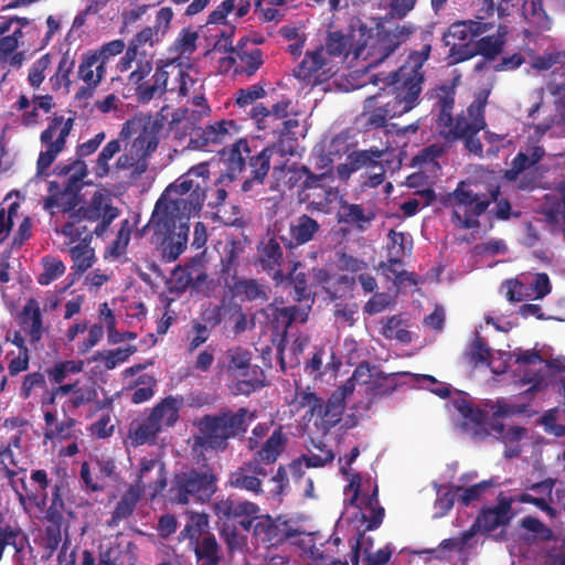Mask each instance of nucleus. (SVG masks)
<instances>
[{"instance_id":"nucleus-64","label":"nucleus","mask_w":565,"mask_h":565,"mask_svg":"<svg viewBox=\"0 0 565 565\" xmlns=\"http://www.w3.org/2000/svg\"><path fill=\"white\" fill-rule=\"evenodd\" d=\"M468 356L470 362L476 365L480 363L490 365L492 359L491 349L481 335H476L475 340L470 344Z\"/></svg>"},{"instance_id":"nucleus-3","label":"nucleus","mask_w":565,"mask_h":565,"mask_svg":"<svg viewBox=\"0 0 565 565\" xmlns=\"http://www.w3.org/2000/svg\"><path fill=\"white\" fill-rule=\"evenodd\" d=\"M185 210V199L164 200L160 198L149 222L142 230L151 228L153 231V241L166 262H175L186 248L190 227L188 222H182V214Z\"/></svg>"},{"instance_id":"nucleus-33","label":"nucleus","mask_w":565,"mask_h":565,"mask_svg":"<svg viewBox=\"0 0 565 565\" xmlns=\"http://www.w3.org/2000/svg\"><path fill=\"white\" fill-rule=\"evenodd\" d=\"M478 115L475 117L473 121L470 122L466 117L458 116L456 119L452 118L451 126H437L441 129V134L445 139L448 141H455L461 139L470 131L479 132L486 127V121L482 115V107H477Z\"/></svg>"},{"instance_id":"nucleus-20","label":"nucleus","mask_w":565,"mask_h":565,"mask_svg":"<svg viewBox=\"0 0 565 565\" xmlns=\"http://www.w3.org/2000/svg\"><path fill=\"white\" fill-rule=\"evenodd\" d=\"M384 150L372 147L366 150H354L349 153L345 163H340L335 171L340 180L347 181L353 172L365 169L366 171L374 168L382 161Z\"/></svg>"},{"instance_id":"nucleus-10","label":"nucleus","mask_w":565,"mask_h":565,"mask_svg":"<svg viewBox=\"0 0 565 565\" xmlns=\"http://www.w3.org/2000/svg\"><path fill=\"white\" fill-rule=\"evenodd\" d=\"M337 73V63L326 56L322 46L307 50L305 57L294 70V76L307 85L317 86Z\"/></svg>"},{"instance_id":"nucleus-47","label":"nucleus","mask_w":565,"mask_h":565,"mask_svg":"<svg viewBox=\"0 0 565 565\" xmlns=\"http://www.w3.org/2000/svg\"><path fill=\"white\" fill-rule=\"evenodd\" d=\"M168 65L169 63L157 65L154 74L151 78L152 84L147 83V85L139 87V102L148 103L153 97H160L166 93L169 79V73L166 71V66Z\"/></svg>"},{"instance_id":"nucleus-11","label":"nucleus","mask_w":565,"mask_h":565,"mask_svg":"<svg viewBox=\"0 0 565 565\" xmlns=\"http://www.w3.org/2000/svg\"><path fill=\"white\" fill-rule=\"evenodd\" d=\"M68 211L70 218H78V221L96 222V226L92 231L93 234L100 237L108 230L111 222L119 215V210L111 204L109 198L96 192L90 202L81 206L78 210Z\"/></svg>"},{"instance_id":"nucleus-50","label":"nucleus","mask_w":565,"mask_h":565,"mask_svg":"<svg viewBox=\"0 0 565 565\" xmlns=\"http://www.w3.org/2000/svg\"><path fill=\"white\" fill-rule=\"evenodd\" d=\"M488 195L490 198L489 200V206L491 203H494V206L491 210H488L489 215L491 218L498 220V221H509L512 217H520V212H513L512 205L510 201L505 198L500 196V186L495 185L487 191Z\"/></svg>"},{"instance_id":"nucleus-26","label":"nucleus","mask_w":565,"mask_h":565,"mask_svg":"<svg viewBox=\"0 0 565 565\" xmlns=\"http://www.w3.org/2000/svg\"><path fill=\"white\" fill-rule=\"evenodd\" d=\"M63 483L58 482L52 487L50 499L47 498L46 493H43L41 497L34 493L28 495L29 500L34 502L36 508L42 510L45 509L44 521L65 520V503L63 500Z\"/></svg>"},{"instance_id":"nucleus-40","label":"nucleus","mask_w":565,"mask_h":565,"mask_svg":"<svg viewBox=\"0 0 565 565\" xmlns=\"http://www.w3.org/2000/svg\"><path fill=\"white\" fill-rule=\"evenodd\" d=\"M345 404L347 402H343L333 393L330 395L327 402L321 398V408L316 409L315 416L321 419L322 428L324 430H330L332 427L340 423L345 409Z\"/></svg>"},{"instance_id":"nucleus-35","label":"nucleus","mask_w":565,"mask_h":565,"mask_svg":"<svg viewBox=\"0 0 565 565\" xmlns=\"http://www.w3.org/2000/svg\"><path fill=\"white\" fill-rule=\"evenodd\" d=\"M245 247L241 241L232 239L226 243L221 255L220 263V278L228 286V278L233 280L237 278V270L239 266V258L244 253Z\"/></svg>"},{"instance_id":"nucleus-8","label":"nucleus","mask_w":565,"mask_h":565,"mask_svg":"<svg viewBox=\"0 0 565 565\" xmlns=\"http://www.w3.org/2000/svg\"><path fill=\"white\" fill-rule=\"evenodd\" d=\"M74 126V118L64 119L63 116H55L50 125L41 132L40 141L45 147L36 161L38 174H43L64 150L66 138Z\"/></svg>"},{"instance_id":"nucleus-59","label":"nucleus","mask_w":565,"mask_h":565,"mask_svg":"<svg viewBox=\"0 0 565 565\" xmlns=\"http://www.w3.org/2000/svg\"><path fill=\"white\" fill-rule=\"evenodd\" d=\"M315 280L322 285L323 289L329 294L332 300L338 299L340 295L337 291H333L331 287L333 285H345L347 287H351L354 282L353 278H350L347 275H340L333 278L329 271L324 268H319L315 270Z\"/></svg>"},{"instance_id":"nucleus-36","label":"nucleus","mask_w":565,"mask_h":565,"mask_svg":"<svg viewBox=\"0 0 565 565\" xmlns=\"http://www.w3.org/2000/svg\"><path fill=\"white\" fill-rule=\"evenodd\" d=\"M167 193H175L179 195H184L190 193L191 200L190 204L194 205V207L201 209L205 199V183L203 180H194L190 179L185 173L178 178L173 183H171L167 189ZM189 202L186 201V205Z\"/></svg>"},{"instance_id":"nucleus-49","label":"nucleus","mask_w":565,"mask_h":565,"mask_svg":"<svg viewBox=\"0 0 565 565\" xmlns=\"http://www.w3.org/2000/svg\"><path fill=\"white\" fill-rule=\"evenodd\" d=\"M522 14L525 21L535 29L548 30L551 20L543 7V0H523Z\"/></svg>"},{"instance_id":"nucleus-17","label":"nucleus","mask_w":565,"mask_h":565,"mask_svg":"<svg viewBox=\"0 0 565 565\" xmlns=\"http://www.w3.org/2000/svg\"><path fill=\"white\" fill-rule=\"evenodd\" d=\"M280 244L279 237L273 232V236L263 238L257 246V264L278 282L282 281L281 267L285 263Z\"/></svg>"},{"instance_id":"nucleus-23","label":"nucleus","mask_w":565,"mask_h":565,"mask_svg":"<svg viewBox=\"0 0 565 565\" xmlns=\"http://www.w3.org/2000/svg\"><path fill=\"white\" fill-rule=\"evenodd\" d=\"M142 486V492L147 488L151 489V497L161 493L167 487L166 469L163 463H158L156 459L142 458L138 478L134 486Z\"/></svg>"},{"instance_id":"nucleus-2","label":"nucleus","mask_w":565,"mask_h":565,"mask_svg":"<svg viewBox=\"0 0 565 565\" xmlns=\"http://www.w3.org/2000/svg\"><path fill=\"white\" fill-rule=\"evenodd\" d=\"M276 145L259 148L255 140L241 138L222 151L225 172L220 175L217 183L233 182L238 177L244 178L242 191L249 192L255 185L264 184L270 169V159Z\"/></svg>"},{"instance_id":"nucleus-53","label":"nucleus","mask_w":565,"mask_h":565,"mask_svg":"<svg viewBox=\"0 0 565 565\" xmlns=\"http://www.w3.org/2000/svg\"><path fill=\"white\" fill-rule=\"evenodd\" d=\"M74 67L75 58L67 51L62 55L55 73L50 77V83L53 90H58L62 87L68 90L71 85L70 75L72 74Z\"/></svg>"},{"instance_id":"nucleus-51","label":"nucleus","mask_w":565,"mask_h":565,"mask_svg":"<svg viewBox=\"0 0 565 565\" xmlns=\"http://www.w3.org/2000/svg\"><path fill=\"white\" fill-rule=\"evenodd\" d=\"M83 360H65L46 369V375L51 385L62 384L72 374H78L84 370Z\"/></svg>"},{"instance_id":"nucleus-32","label":"nucleus","mask_w":565,"mask_h":565,"mask_svg":"<svg viewBox=\"0 0 565 565\" xmlns=\"http://www.w3.org/2000/svg\"><path fill=\"white\" fill-rule=\"evenodd\" d=\"M98 386L95 382L81 385L76 381V388L73 395L65 403L64 407L77 409L82 406L95 403V409L100 411L111 405V399H98Z\"/></svg>"},{"instance_id":"nucleus-54","label":"nucleus","mask_w":565,"mask_h":565,"mask_svg":"<svg viewBox=\"0 0 565 565\" xmlns=\"http://www.w3.org/2000/svg\"><path fill=\"white\" fill-rule=\"evenodd\" d=\"M327 57L334 61L337 57L347 56L351 46L350 38L339 31L330 32L324 44H320Z\"/></svg>"},{"instance_id":"nucleus-29","label":"nucleus","mask_w":565,"mask_h":565,"mask_svg":"<svg viewBox=\"0 0 565 565\" xmlns=\"http://www.w3.org/2000/svg\"><path fill=\"white\" fill-rule=\"evenodd\" d=\"M26 544L28 536L19 523L0 515V561L7 547H12L15 553H22Z\"/></svg>"},{"instance_id":"nucleus-44","label":"nucleus","mask_w":565,"mask_h":565,"mask_svg":"<svg viewBox=\"0 0 565 565\" xmlns=\"http://www.w3.org/2000/svg\"><path fill=\"white\" fill-rule=\"evenodd\" d=\"M106 76V67L89 51L83 56L78 66V77L90 87H97Z\"/></svg>"},{"instance_id":"nucleus-38","label":"nucleus","mask_w":565,"mask_h":565,"mask_svg":"<svg viewBox=\"0 0 565 565\" xmlns=\"http://www.w3.org/2000/svg\"><path fill=\"white\" fill-rule=\"evenodd\" d=\"M142 486H130L121 495L108 522L109 526L118 525L122 520L128 519L135 511L142 494Z\"/></svg>"},{"instance_id":"nucleus-9","label":"nucleus","mask_w":565,"mask_h":565,"mask_svg":"<svg viewBox=\"0 0 565 565\" xmlns=\"http://www.w3.org/2000/svg\"><path fill=\"white\" fill-rule=\"evenodd\" d=\"M158 139L152 131L143 129L134 139L129 149L120 154L116 161L118 170H131L132 178L141 177L148 169L149 157L156 151Z\"/></svg>"},{"instance_id":"nucleus-25","label":"nucleus","mask_w":565,"mask_h":565,"mask_svg":"<svg viewBox=\"0 0 565 565\" xmlns=\"http://www.w3.org/2000/svg\"><path fill=\"white\" fill-rule=\"evenodd\" d=\"M230 127H234L233 120H221L204 128H193L189 146L194 149H204L210 145L223 142L230 135Z\"/></svg>"},{"instance_id":"nucleus-5","label":"nucleus","mask_w":565,"mask_h":565,"mask_svg":"<svg viewBox=\"0 0 565 565\" xmlns=\"http://www.w3.org/2000/svg\"><path fill=\"white\" fill-rule=\"evenodd\" d=\"M430 50V44H425L419 51L412 52L405 64L387 77L393 94L390 102L397 108L394 110L395 114H406L419 104L425 81L423 66L429 57Z\"/></svg>"},{"instance_id":"nucleus-16","label":"nucleus","mask_w":565,"mask_h":565,"mask_svg":"<svg viewBox=\"0 0 565 565\" xmlns=\"http://www.w3.org/2000/svg\"><path fill=\"white\" fill-rule=\"evenodd\" d=\"M18 324L35 349L50 330V326L44 323L40 303L34 298H29L18 313Z\"/></svg>"},{"instance_id":"nucleus-42","label":"nucleus","mask_w":565,"mask_h":565,"mask_svg":"<svg viewBox=\"0 0 565 565\" xmlns=\"http://www.w3.org/2000/svg\"><path fill=\"white\" fill-rule=\"evenodd\" d=\"M456 88L450 84H443L436 89V107L439 110L437 126H451L455 107Z\"/></svg>"},{"instance_id":"nucleus-31","label":"nucleus","mask_w":565,"mask_h":565,"mask_svg":"<svg viewBox=\"0 0 565 565\" xmlns=\"http://www.w3.org/2000/svg\"><path fill=\"white\" fill-rule=\"evenodd\" d=\"M130 121H126L120 130L119 139H113L107 142L102 151L98 153L97 159L92 168L93 173L103 179L109 174V161L121 150V140L130 137L129 130Z\"/></svg>"},{"instance_id":"nucleus-24","label":"nucleus","mask_w":565,"mask_h":565,"mask_svg":"<svg viewBox=\"0 0 565 565\" xmlns=\"http://www.w3.org/2000/svg\"><path fill=\"white\" fill-rule=\"evenodd\" d=\"M494 28L492 22L478 21V20H462L456 21L450 24L447 32L445 33L446 44L450 45L454 42L450 41H459V43H465L468 41H476L477 38L488 33Z\"/></svg>"},{"instance_id":"nucleus-13","label":"nucleus","mask_w":565,"mask_h":565,"mask_svg":"<svg viewBox=\"0 0 565 565\" xmlns=\"http://www.w3.org/2000/svg\"><path fill=\"white\" fill-rule=\"evenodd\" d=\"M213 512L223 522H235L244 531H249L260 512V508L250 501L233 497L221 499L213 504Z\"/></svg>"},{"instance_id":"nucleus-12","label":"nucleus","mask_w":565,"mask_h":565,"mask_svg":"<svg viewBox=\"0 0 565 565\" xmlns=\"http://www.w3.org/2000/svg\"><path fill=\"white\" fill-rule=\"evenodd\" d=\"M320 230V223L308 214H301L291 218L287 228L284 225H274V233L289 252H294L298 247L313 241Z\"/></svg>"},{"instance_id":"nucleus-18","label":"nucleus","mask_w":565,"mask_h":565,"mask_svg":"<svg viewBox=\"0 0 565 565\" xmlns=\"http://www.w3.org/2000/svg\"><path fill=\"white\" fill-rule=\"evenodd\" d=\"M512 498H508L501 492L498 495V503L491 508H484L477 516L476 523L471 526L472 531L478 526L484 533H490L499 526H505L513 518Z\"/></svg>"},{"instance_id":"nucleus-60","label":"nucleus","mask_w":565,"mask_h":565,"mask_svg":"<svg viewBox=\"0 0 565 565\" xmlns=\"http://www.w3.org/2000/svg\"><path fill=\"white\" fill-rule=\"evenodd\" d=\"M366 509L370 510V515L363 513L362 520L366 522L365 531H374L383 522L385 510L380 505L377 499V487H375L373 493L369 497Z\"/></svg>"},{"instance_id":"nucleus-45","label":"nucleus","mask_w":565,"mask_h":565,"mask_svg":"<svg viewBox=\"0 0 565 565\" xmlns=\"http://www.w3.org/2000/svg\"><path fill=\"white\" fill-rule=\"evenodd\" d=\"M193 551L199 565H220L221 547L213 534L203 536L193 545Z\"/></svg>"},{"instance_id":"nucleus-6","label":"nucleus","mask_w":565,"mask_h":565,"mask_svg":"<svg viewBox=\"0 0 565 565\" xmlns=\"http://www.w3.org/2000/svg\"><path fill=\"white\" fill-rule=\"evenodd\" d=\"M218 477L212 467L188 468L173 475L168 489L172 504L207 503L218 490Z\"/></svg>"},{"instance_id":"nucleus-27","label":"nucleus","mask_w":565,"mask_h":565,"mask_svg":"<svg viewBox=\"0 0 565 565\" xmlns=\"http://www.w3.org/2000/svg\"><path fill=\"white\" fill-rule=\"evenodd\" d=\"M310 308V305H307L306 307L289 306L278 308L270 303L266 308L262 309V313L268 319H271V322L276 323L277 329L282 328L284 330H287L296 321L301 323L306 322Z\"/></svg>"},{"instance_id":"nucleus-19","label":"nucleus","mask_w":565,"mask_h":565,"mask_svg":"<svg viewBox=\"0 0 565 565\" xmlns=\"http://www.w3.org/2000/svg\"><path fill=\"white\" fill-rule=\"evenodd\" d=\"M267 475L265 467L249 460L230 473L227 486L233 489L246 490L254 495H260L264 490L259 477H266Z\"/></svg>"},{"instance_id":"nucleus-22","label":"nucleus","mask_w":565,"mask_h":565,"mask_svg":"<svg viewBox=\"0 0 565 565\" xmlns=\"http://www.w3.org/2000/svg\"><path fill=\"white\" fill-rule=\"evenodd\" d=\"M291 104L292 103L289 98H282L273 105L270 109L258 104L253 106L248 114L257 125L258 129H271L276 128L281 120L289 117Z\"/></svg>"},{"instance_id":"nucleus-4","label":"nucleus","mask_w":565,"mask_h":565,"mask_svg":"<svg viewBox=\"0 0 565 565\" xmlns=\"http://www.w3.org/2000/svg\"><path fill=\"white\" fill-rule=\"evenodd\" d=\"M255 418L256 414L246 407L237 411L223 407L215 414H206L198 422L200 436L194 438V445L223 452L228 448L230 439L245 436Z\"/></svg>"},{"instance_id":"nucleus-57","label":"nucleus","mask_w":565,"mask_h":565,"mask_svg":"<svg viewBox=\"0 0 565 565\" xmlns=\"http://www.w3.org/2000/svg\"><path fill=\"white\" fill-rule=\"evenodd\" d=\"M65 520L45 521L43 547L46 552V558H50L62 543V525Z\"/></svg>"},{"instance_id":"nucleus-14","label":"nucleus","mask_w":565,"mask_h":565,"mask_svg":"<svg viewBox=\"0 0 565 565\" xmlns=\"http://www.w3.org/2000/svg\"><path fill=\"white\" fill-rule=\"evenodd\" d=\"M300 171L306 177L302 184L303 190H319L323 192V199L316 200V198H313V201L308 202L307 209L329 213L331 211V204L338 196V190L332 186L334 181L332 170L322 173H313L308 167L303 166Z\"/></svg>"},{"instance_id":"nucleus-39","label":"nucleus","mask_w":565,"mask_h":565,"mask_svg":"<svg viewBox=\"0 0 565 565\" xmlns=\"http://www.w3.org/2000/svg\"><path fill=\"white\" fill-rule=\"evenodd\" d=\"M182 404V397L167 396L152 408L150 415L162 429L172 427L179 419V411Z\"/></svg>"},{"instance_id":"nucleus-61","label":"nucleus","mask_w":565,"mask_h":565,"mask_svg":"<svg viewBox=\"0 0 565 565\" xmlns=\"http://www.w3.org/2000/svg\"><path fill=\"white\" fill-rule=\"evenodd\" d=\"M397 374L386 375L383 372H377L371 386L366 388V393L374 397H382L391 395L397 387L395 376Z\"/></svg>"},{"instance_id":"nucleus-56","label":"nucleus","mask_w":565,"mask_h":565,"mask_svg":"<svg viewBox=\"0 0 565 565\" xmlns=\"http://www.w3.org/2000/svg\"><path fill=\"white\" fill-rule=\"evenodd\" d=\"M162 430L159 423L149 414L141 423L137 424L134 429L132 438L137 445L154 443L158 434Z\"/></svg>"},{"instance_id":"nucleus-46","label":"nucleus","mask_w":565,"mask_h":565,"mask_svg":"<svg viewBox=\"0 0 565 565\" xmlns=\"http://www.w3.org/2000/svg\"><path fill=\"white\" fill-rule=\"evenodd\" d=\"M316 447L319 449V454L303 455L301 458L292 460L289 463L288 467L295 477H301V460L305 461L308 468H318L323 467L324 465L331 462L334 459L333 451L331 449H328L326 445H323L322 443H320Z\"/></svg>"},{"instance_id":"nucleus-21","label":"nucleus","mask_w":565,"mask_h":565,"mask_svg":"<svg viewBox=\"0 0 565 565\" xmlns=\"http://www.w3.org/2000/svg\"><path fill=\"white\" fill-rule=\"evenodd\" d=\"M233 56L230 62L234 65V73L245 74L246 76L254 75L263 65V52L253 43L239 41L236 47L231 49Z\"/></svg>"},{"instance_id":"nucleus-15","label":"nucleus","mask_w":565,"mask_h":565,"mask_svg":"<svg viewBox=\"0 0 565 565\" xmlns=\"http://www.w3.org/2000/svg\"><path fill=\"white\" fill-rule=\"evenodd\" d=\"M253 529L255 536L270 545H278L300 535V531L295 529L289 521L280 516L273 519L268 514H259Z\"/></svg>"},{"instance_id":"nucleus-62","label":"nucleus","mask_w":565,"mask_h":565,"mask_svg":"<svg viewBox=\"0 0 565 565\" xmlns=\"http://www.w3.org/2000/svg\"><path fill=\"white\" fill-rule=\"evenodd\" d=\"M42 264L43 273H41L38 277V282L41 286L50 285L54 280L60 278L65 271V266L63 262L55 257L45 256L42 259Z\"/></svg>"},{"instance_id":"nucleus-7","label":"nucleus","mask_w":565,"mask_h":565,"mask_svg":"<svg viewBox=\"0 0 565 565\" xmlns=\"http://www.w3.org/2000/svg\"><path fill=\"white\" fill-rule=\"evenodd\" d=\"M487 191L471 181H460L456 189L443 199L446 207H451V220L463 230L480 227L479 217L489 210Z\"/></svg>"},{"instance_id":"nucleus-52","label":"nucleus","mask_w":565,"mask_h":565,"mask_svg":"<svg viewBox=\"0 0 565 565\" xmlns=\"http://www.w3.org/2000/svg\"><path fill=\"white\" fill-rule=\"evenodd\" d=\"M188 523L179 534V540H189L190 545L201 542L200 536L209 525V518L205 513L189 512Z\"/></svg>"},{"instance_id":"nucleus-41","label":"nucleus","mask_w":565,"mask_h":565,"mask_svg":"<svg viewBox=\"0 0 565 565\" xmlns=\"http://www.w3.org/2000/svg\"><path fill=\"white\" fill-rule=\"evenodd\" d=\"M545 154L541 146H533L529 153L519 152L511 162V168L505 170L504 178L508 181L518 180L519 175L531 167L535 166Z\"/></svg>"},{"instance_id":"nucleus-28","label":"nucleus","mask_w":565,"mask_h":565,"mask_svg":"<svg viewBox=\"0 0 565 565\" xmlns=\"http://www.w3.org/2000/svg\"><path fill=\"white\" fill-rule=\"evenodd\" d=\"M338 217L340 223H345L364 232L376 217V213L372 207L343 201L341 202Z\"/></svg>"},{"instance_id":"nucleus-48","label":"nucleus","mask_w":565,"mask_h":565,"mask_svg":"<svg viewBox=\"0 0 565 565\" xmlns=\"http://www.w3.org/2000/svg\"><path fill=\"white\" fill-rule=\"evenodd\" d=\"M93 237V232L86 234V236L77 245L70 249L72 260L74 263L73 268L75 273L82 275L88 268L93 266L94 250L89 248V243Z\"/></svg>"},{"instance_id":"nucleus-63","label":"nucleus","mask_w":565,"mask_h":565,"mask_svg":"<svg viewBox=\"0 0 565 565\" xmlns=\"http://www.w3.org/2000/svg\"><path fill=\"white\" fill-rule=\"evenodd\" d=\"M489 427L498 439H501L505 443L519 441L526 434V429L524 427L516 425L505 427L504 424H502L498 419H491L489 423Z\"/></svg>"},{"instance_id":"nucleus-34","label":"nucleus","mask_w":565,"mask_h":565,"mask_svg":"<svg viewBox=\"0 0 565 565\" xmlns=\"http://www.w3.org/2000/svg\"><path fill=\"white\" fill-rule=\"evenodd\" d=\"M231 290L235 297L246 301L265 303L269 299V287L254 278L234 279Z\"/></svg>"},{"instance_id":"nucleus-30","label":"nucleus","mask_w":565,"mask_h":565,"mask_svg":"<svg viewBox=\"0 0 565 565\" xmlns=\"http://www.w3.org/2000/svg\"><path fill=\"white\" fill-rule=\"evenodd\" d=\"M288 443V437L282 433V427L276 428L262 447L254 454L253 461L257 465H273L282 454Z\"/></svg>"},{"instance_id":"nucleus-55","label":"nucleus","mask_w":565,"mask_h":565,"mask_svg":"<svg viewBox=\"0 0 565 565\" xmlns=\"http://www.w3.org/2000/svg\"><path fill=\"white\" fill-rule=\"evenodd\" d=\"M137 351L135 345L127 348H117L115 350L97 351L93 356V361H103L106 370H113L120 363H124Z\"/></svg>"},{"instance_id":"nucleus-37","label":"nucleus","mask_w":565,"mask_h":565,"mask_svg":"<svg viewBox=\"0 0 565 565\" xmlns=\"http://www.w3.org/2000/svg\"><path fill=\"white\" fill-rule=\"evenodd\" d=\"M507 34L508 28L505 25H499L495 34L479 36V39L475 41L477 54L488 61H494L503 51Z\"/></svg>"},{"instance_id":"nucleus-1","label":"nucleus","mask_w":565,"mask_h":565,"mask_svg":"<svg viewBox=\"0 0 565 565\" xmlns=\"http://www.w3.org/2000/svg\"><path fill=\"white\" fill-rule=\"evenodd\" d=\"M106 139V134L100 131L92 139L77 145L76 159L67 163H58L53 169V174L60 180L47 183V195L43 200V207L54 214L53 209L62 212L72 211L81 201V191L85 186L84 179L88 174L84 158L93 154Z\"/></svg>"},{"instance_id":"nucleus-58","label":"nucleus","mask_w":565,"mask_h":565,"mask_svg":"<svg viewBox=\"0 0 565 565\" xmlns=\"http://www.w3.org/2000/svg\"><path fill=\"white\" fill-rule=\"evenodd\" d=\"M381 333L384 338L394 339L401 343H409L412 341L411 332L404 327V321L399 315L387 318Z\"/></svg>"},{"instance_id":"nucleus-43","label":"nucleus","mask_w":565,"mask_h":565,"mask_svg":"<svg viewBox=\"0 0 565 565\" xmlns=\"http://www.w3.org/2000/svg\"><path fill=\"white\" fill-rule=\"evenodd\" d=\"M358 141L355 135L350 129H344L337 134L330 140L327 147L328 160L332 163L334 160L341 159L343 156L349 157V153L355 150Z\"/></svg>"}]
</instances>
